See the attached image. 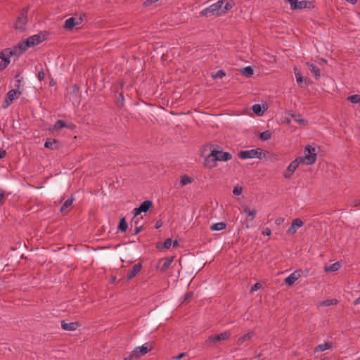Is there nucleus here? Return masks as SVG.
<instances>
[{
    "label": "nucleus",
    "instance_id": "a211bd4d",
    "mask_svg": "<svg viewBox=\"0 0 360 360\" xmlns=\"http://www.w3.org/2000/svg\"><path fill=\"white\" fill-rule=\"evenodd\" d=\"M217 160L211 155V153L205 158L203 165L205 167L212 169L217 167Z\"/></svg>",
    "mask_w": 360,
    "mask_h": 360
},
{
    "label": "nucleus",
    "instance_id": "bf43d9fd",
    "mask_svg": "<svg viewBox=\"0 0 360 360\" xmlns=\"http://www.w3.org/2000/svg\"><path fill=\"white\" fill-rule=\"evenodd\" d=\"M262 234L264 236H271V230L269 228H266L263 231H262Z\"/></svg>",
    "mask_w": 360,
    "mask_h": 360
},
{
    "label": "nucleus",
    "instance_id": "4d7b16f0",
    "mask_svg": "<svg viewBox=\"0 0 360 360\" xmlns=\"http://www.w3.org/2000/svg\"><path fill=\"white\" fill-rule=\"evenodd\" d=\"M8 66V62L5 60V63L0 62V72L5 70Z\"/></svg>",
    "mask_w": 360,
    "mask_h": 360
},
{
    "label": "nucleus",
    "instance_id": "58836bf2",
    "mask_svg": "<svg viewBox=\"0 0 360 360\" xmlns=\"http://www.w3.org/2000/svg\"><path fill=\"white\" fill-rule=\"evenodd\" d=\"M347 100L352 103H360V95L354 94L347 97Z\"/></svg>",
    "mask_w": 360,
    "mask_h": 360
},
{
    "label": "nucleus",
    "instance_id": "8fccbe9b",
    "mask_svg": "<svg viewBox=\"0 0 360 360\" xmlns=\"http://www.w3.org/2000/svg\"><path fill=\"white\" fill-rule=\"evenodd\" d=\"M12 103V101L11 100H8V98L6 96L5 100L2 103V108L4 109H6L8 108V106Z\"/></svg>",
    "mask_w": 360,
    "mask_h": 360
},
{
    "label": "nucleus",
    "instance_id": "72a5a7b5",
    "mask_svg": "<svg viewBox=\"0 0 360 360\" xmlns=\"http://www.w3.org/2000/svg\"><path fill=\"white\" fill-rule=\"evenodd\" d=\"M271 136H272L271 132L269 130H266V131H264L260 133L259 139L262 141H265L270 139L271 138Z\"/></svg>",
    "mask_w": 360,
    "mask_h": 360
},
{
    "label": "nucleus",
    "instance_id": "1a4fd4ad",
    "mask_svg": "<svg viewBox=\"0 0 360 360\" xmlns=\"http://www.w3.org/2000/svg\"><path fill=\"white\" fill-rule=\"evenodd\" d=\"M211 155H212L217 161L227 162L232 159V155L230 153L216 148L211 150Z\"/></svg>",
    "mask_w": 360,
    "mask_h": 360
},
{
    "label": "nucleus",
    "instance_id": "338daca9",
    "mask_svg": "<svg viewBox=\"0 0 360 360\" xmlns=\"http://www.w3.org/2000/svg\"><path fill=\"white\" fill-rule=\"evenodd\" d=\"M283 221H284V219L280 217V218H278V219H276L275 224H277V225H280Z\"/></svg>",
    "mask_w": 360,
    "mask_h": 360
},
{
    "label": "nucleus",
    "instance_id": "cd10ccee",
    "mask_svg": "<svg viewBox=\"0 0 360 360\" xmlns=\"http://www.w3.org/2000/svg\"><path fill=\"white\" fill-rule=\"evenodd\" d=\"M9 52V49H5L0 53V58L1 59L2 63H5V60L8 62V65L10 64V58L11 56H8Z\"/></svg>",
    "mask_w": 360,
    "mask_h": 360
},
{
    "label": "nucleus",
    "instance_id": "a878e982",
    "mask_svg": "<svg viewBox=\"0 0 360 360\" xmlns=\"http://www.w3.org/2000/svg\"><path fill=\"white\" fill-rule=\"evenodd\" d=\"M139 207L143 212H147L153 207V202L151 200H145L141 203Z\"/></svg>",
    "mask_w": 360,
    "mask_h": 360
},
{
    "label": "nucleus",
    "instance_id": "c756f323",
    "mask_svg": "<svg viewBox=\"0 0 360 360\" xmlns=\"http://www.w3.org/2000/svg\"><path fill=\"white\" fill-rule=\"evenodd\" d=\"M226 224L225 222H218L211 225L210 229L212 231H221L225 229Z\"/></svg>",
    "mask_w": 360,
    "mask_h": 360
},
{
    "label": "nucleus",
    "instance_id": "7c9ffc66",
    "mask_svg": "<svg viewBox=\"0 0 360 360\" xmlns=\"http://www.w3.org/2000/svg\"><path fill=\"white\" fill-rule=\"evenodd\" d=\"M241 72L247 77H250L254 74V70L251 66H247L241 70Z\"/></svg>",
    "mask_w": 360,
    "mask_h": 360
},
{
    "label": "nucleus",
    "instance_id": "dca6fc26",
    "mask_svg": "<svg viewBox=\"0 0 360 360\" xmlns=\"http://www.w3.org/2000/svg\"><path fill=\"white\" fill-rule=\"evenodd\" d=\"M255 332L254 330H251L246 334L239 337L236 340V344L238 346H241L244 342L250 340L253 336H255Z\"/></svg>",
    "mask_w": 360,
    "mask_h": 360
},
{
    "label": "nucleus",
    "instance_id": "f8f14e48",
    "mask_svg": "<svg viewBox=\"0 0 360 360\" xmlns=\"http://www.w3.org/2000/svg\"><path fill=\"white\" fill-rule=\"evenodd\" d=\"M153 349L152 346L149 343H146L141 347H136L133 352L136 354V358H139L151 351Z\"/></svg>",
    "mask_w": 360,
    "mask_h": 360
},
{
    "label": "nucleus",
    "instance_id": "603ef678",
    "mask_svg": "<svg viewBox=\"0 0 360 360\" xmlns=\"http://www.w3.org/2000/svg\"><path fill=\"white\" fill-rule=\"evenodd\" d=\"M44 77H45V72H44V70H43V68H42L41 70H39V71L38 72V74H37V78H38V79H39L40 82H41L42 80H44Z\"/></svg>",
    "mask_w": 360,
    "mask_h": 360
},
{
    "label": "nucleus",
    "instance_id": "a19ab883",
    "mask_svg": "<svg viewBox=\"0 0 360 360\" xmlns=\"http://www.w3.org/2000/svg\"><path fill=\"white\" fill-rule=\"evenodd\" d=\"M21 54V53L19 52V51L18 50V49L15 46H13V48L11 49H9V52H8V56H20Z\"/></svg>",
    "mask_w": 360,
    "mask_h": 360
},
{
    "label": "nucleus",
    "instance_id": "f257e3e1",
    "mask_svg": "<svg viewBox=\"0 0 360 360\" xmlns=\"http://www.w3.org/2000/svg\"><path fill=\"white\" fill-rule=\"evenodd\" d=\"M86 18V15L85 13L75 14L65 21L63 27L67 30H72L76 25H81Z\"/></svg>",
    "mask_w": 360,
    "mask_h": 360
},
{
    "label": "nucleus",
    "instance_id": "680f3d73",
    "mask_svg": "<svg viewBox=\"0 0 360 360\" xmlns=\"http://www.w3.org/2000/svg\"><path fill=\"white\" fill-rule=\"evenodd\" d=\"M352 206L353 207H359V206H360V198L354 200L352 201Z\"/></svg>",
    "mask_w": 360,
    "mask_h": 360
},
{
    "label": "nucleus",
    "instance_id": "2eb2a0df",
    "mask_svg": "<svg viewBox=\"0 0 360 360\" xmlns=\"http://www.w3.org/2000/svg\"><path fill=\"white\" fill-rule=\"evenodd\" d=\"M142 269V263L141 262H139L137 263L136 264H135L132 269L129 271L127 275V280H131L132 278H134L141 270Z\"/></svg>",
    "mask_w": 360,
    "mask_h": 360
},
{
    "label": "nucleus",
    "instance_id": "0eeeda50",
    "mask_svg": "<svg viewBox=\"0 0 360 360\" xmlns=\"http://www.w3.org/2000/svg\"><path fill=\"white\" fill-rule=\"evenodd\" d=\"M304 153L305 155L303 157L306 161V165H313L316 160V147L307 145L304 148Z\"/></svg>",
    "mask_w": 360,
    "mask_h": 360
},
{
    "label": "nucleus",
    "instance_id": "412c9836",
    "mask_svg": "<svg viewBox=\"0 0 360 360\" xmlns=\"http://www.w3.org/2000/svg\"><path fill=\"white\" fill-rule=\"evenodd\" d=\"M22 94V91L18 89H11L8 91L6 94V97L8 100H11L12 102L18 98Z\"/></svg>",
    "mask_w": 360,
    "mask_h": 360
},
{
    "label": "nucleus",
    "instance_id": "aec40b11",
    "mask_svg": "<svg viewBox=\"0 0 360 360\" xmlns=\"http://www.w3.org/2000/svg\"><path fill=\"white\" fill-rule=\"evenodd\" d=\"M78 326L79 323L77 322L65 323L64 321L61 322V327L64 330L74 331Z\"/></svg>",
    "mask_w": 360,
    "mask_h": 360
},
{
    "label": "nucleus",
    "instance_id": "c03bdc74",
    "mask_svg": "<svg viewBox=\"0 0 360 360\" xmlns=\"http://www.w3.org/2000/svg\"><path fill=\"white\" fill-rule=\"evenodd\" d=\"M243 193V187L240 186H236L233 188V193L235 195H240Z\"/></svg>",
    "mask_w": 360,
    "mask_h": 360
},
{
    "label": "nucleus",
    "instance_id": "bb28decb",
    "mask_svg": "<svg viewBox=\"0 0 360 360\" xmlns=\"http://www.w3.org/2000/svg\"><path fill=\"white\" fill-rule=\"evenodd\" d=\"M193 181L194 179L193 177L184 174L181 176L180 184L181 186H184L188 184H191Z\"/></svg>",
    "mask_w": 360,
    "mask_h": 360
},
{
    "label": "nucleus",
    "instance_id": "a18cd8bd",
    "mask_svg": "<svg viewBox=\"0 0 360 360\" xmlns=\"http://www.w3.org/2000/svg\"><path fill=\"white\" fill-rule=\"evenodd\" d=\"M79 91V86L77 84H74L72 86L71 94L76 96H77Z\"/></svg>",
    "mask_w": 360,
    "mask_h": 360
},
{
    "label": "nucleus",
    "instance_id": "13d9d810",
    "mask_svg": "<svg viewBox=\"0 0 360 360\" xmlns=\"http://www.w3.org/2000/svg\"><path fill=\"white\" fill-rule=\"evenodd\" d=\"M143 229V226L142 225H140V226H136V227H135L134 229V235H137L140 233V231L142 230Z\"/></svg>",
    "mask_w": 360,
    "mask_h": 360
},
{
    "label": "nucleus",
    "instance_id": "9b49d317",
    "mask_svg": "<svg viewBox=\"0 0 360 360\" xmlns=\"http://www.w3.org/2000/svg\"><path fill=\"white\" fill-rule=\"evenodd\" d=\"M302 269L295 271L293 273L290 274L287 278H285L284 281L285 284L288 286H292L295 283V282L302 276Z\"/></svg>",
    "mask_w": 360,
    "mask_h": 360
},
{
    "label": "nucleus",
    "instance_id": "4468645a",
    "mask_svg": "<svg viewBox=\"0 0 360 360\" xmlns=\"http://www.w3.org/2000/svg\"><path fill=\"white\" fill-rule=\"evenodd\" d=\"M60 146V142L55 139H47L44 143V147L51 150H58Z\"/></svg>",
    "mask_w": 360,
    "mask_h": 360
},
{
    "label": "nucleus",
    "instance_id": "de8ad7c7",
    "mask_svg": "<svg viewBox=\"0 0 360 360\" xmlns=\"http://www.w3.org/2000/svg\"><path fill=\"white\" fill-rule=\"evenodd\" d=\"M293 162L297 163V167H299L300 164H306V161L303 156H300L297 158L295 160H293Z\"/></svg>",
    "mask_w": 360,
    "mask_h": 360
},
{
    "label": "nucleus",
    "instance_id": "20e7f679",
    "mask_svg": "<svg viewBox=\"0 0 360 360\" xmlns=\"http://www.w3.org/2000/svg\"><path fill=\"white\" fill-rule=\"evenodd\" d=\"M262 150L259 148L251 149L249 150H240L238 153V157L242 160L249 158H259L262 159Z\"/></svg>",
    "mask_w": 360,
    "mask_h": 360
},
{
    "label": "nucleus",
    "instance_id": "ea45409f",
    "mask_svg": "<svg viewBox=\"0 0 360 360\" xmlns=\"http://www.w3.org/2000/svg\"><path fill=\"white\" fill-rule=\"evenodd\" d=\"M226 76V72L223 70H219L217 71L214 74L212 75V77L214 79H221Z\"/></svg>",
    "mask_w": 360,
    "mask_h": 360
},
{
    "label": "nucleus",
    "instance_id": "2f4dec72",
    "mask_svg": "<svg viewBox=\"0 0 360 360\" xmlns=\"http://www.w3.org/2000/svg\"><path fill=\"white\" fill-rule=\"evenodd\" d=\"M252 111L257 115H262L264 112V110L262 109L260 104H254L252 107Z\"/></svg>",
    "mask_w": 360,
    "mask_h": 360
},
{
    "label": "nucleus",
    "instance_id": "e433bc0d",
    "mask_svg": "<svg viewBox=\"0 0 360 360\" xmlns=\"http://www.w3.org/2000/svg\"><path fill=\"white\" fill-rule=\"evenodd\" d=\"M15 86L17 88L16 89H18L20 90V88L22 87V82L23 80V78L22 77H20V72H18L15 75Z\"/></svg>",
    "mask_w": 360,
    "mask_h": 360
},
{
    "label": "nucleus",
    "instance_id": "79ce46f5",
    "mask_svg": "<svg viewBox=\"0 0 360 360\" xmlns=\"http://www.w3.org/2000/svg\"><path fill=\"white\" fill-rule=\"evenodd\" d=\"M338 301L336 299H328L324 300L322 303V306H330L333 304H337Z\"/></svg>",
    "mask_w": 360,
    "mask_h": 360
},
{
    "label": "nucleus",
    "instance_id": "e2e57ef3",
    "mask_svg": "<svg viewBox=\"0 0 360 360\" xmlns=\"http://www.w3.org/2000/svg\"><path fill=\"white\" fill-rule=\"evenodd\" d=\"M135 357L136 358V354L134 353V352L132 351L131 354L129 355L128 356L125 357L124 359V360H132V359Z\"/></svg>",
    "mask_w": 360,
    "mask_h": 360
},
{
    "label": "nucleus",
    "instance_id": "37998d69",
    "mask_svg": "<svg viewBox=\"0 0 360 360\" xmlns=\"http://www.w3.org/2000/svg\"><path fill=\"white\" fill-rule=\"evenodd\" d=\"M232 7H233V4H231L230 2H227L224 6L223 4L221 13H226L228 11L231 10L232 8Z\"/></svg>",
    "mask_w": 360,
    "mask_h": 360
},
{
    "label": "nucleus",
    "instance_id": "393cba45",
    "mask_svg": "<svg viewBox=\"0 0 360 360\" xmlns=\"http://www.w3.org/2000/svg\"><path fill=\"white\" fill-rule=\"evenodd\" d=\"M128 229V224L125 217H122L120 219L119 224L117 226V231L121 232H125Z\"/></svg>",
    "mask_w": 360,
    "mask_h": 360
},
{
    "label": "nucleus",
    "instance_id": "864d4df0",
    "mask_svg": "<svg viewBox=\"0 0 360 360\" xmlns=\"http://www.w3.org/2000/svg\"><path fill=\"white\" fill-rule=\"evenodd\" d=\"M186 356H187V353L182 352L175 356H172V360H179Z\"/></svg>",
    "mask_w": 360,
    "mask_h": 360
},
{
    "label": "nucleus",
    "instance_id": "9d476101",
    "mask_svg": "<svg viewBox=\"0 0 360 360\" xmlns=\"http://www.w3.org/2000/svg\"><path fill=\"white\" fill-rule=\"evenodd\" d=\"M293 70L297 83L300 87L307 86L311 83L308 77H304L302 76L301 71L297 67H294Z\"/></svg>",
    "mask_w": 360,
    "mask_h": 360
},
{
    "label": "nucleus",
    "instance_id": "473e14b6",
    "mask_svg": "<svg viewBox=\"0 0 360 360\" xmlns=\"http://www.w3.org/2000/svg\"><path fill=\"white\" fill-rule=\"evenodd\" d=\"M243 212L248 215V216H250V217H252V221L253 220V219L255 218L256 214H257V210L256 209H250L248 205H245L244 207V210Z\"/></svg>",
    "mask_w": 360,
    "mask_h": 360
},
{
    "label": "nucleus",
    "instance_id": "4be33fe9",
    "mask_svg": "<svg viewBox=\"0 0 360 360\" xmlns=\"http://www.w3.org/2000/svg\"><path fill=\"white\" fill-rule=\"evenodd\" d=\"M65 126H66V122H65L62 120H58V121L56 122V123L53 125V127L49 128V131H52V132L58 131L62 129L63 128H64Z\"/></svg>",
    "mask_w": 360,
    "mask_h": 360
},
{
    "label": "nucleus",
    "instance_id": "f3484780",
    "mask_svg": "<svg viewBox=\"0 0 360 360\" xmlns=\"http://www.w3.org/2000/svg\"><path fill=\"white\" fill-rule=\"evenodd\" d=\"M306 65L308 67L309 70L314 75L316 79H319L321 77V70L319 68L310 62H306Z\"/></svg>",
    "mask_w": 360,
    "mask_h": 360
},
{
    "label": "nucleus",
    "instance_id": "423d86ee",
    "mask_svg": "<svg viewBox=\"0 0 360 360\" xmlns=\"http://www.w3.org/2000/svg\"><path fill=\"white\" fill-rule=\"evenodd\" d=\"M231 333L229 330L215 335H210L205 341V345L207 346H210L212 344H215L219 342L227 340L231 338Z\"/></svg>",
    "mask_w": 360,
    "mask_h": 360
},
{
    "label": "nucleus",
    "instance_id": "4c0bfd02",
    "mask_svg": "<svg viewBox=\"0 0 360 360\" xmlns=\"http://www.w3.org/2000/svg\"><path fill=\"white\" fill-rule=\"evenodd\" d=\"M116 105L118 108H121L124 105V97L122 92L119 94L118 98L116 101Z\"/></svg>",
    "mask_w": 360,
    "mask_h": 360
},
{
    "label": "nucleus",
    "instance_id": "09e8293b",
    "mask_svg": "<svg viewBox=\"0 0 360 360\" xmlns=\"http://www.w3.org/2000/svg\"><path fill=\"white\" fill-rule=\"evenodd\" d=\"M262 287V285L260 283H255L252 287H251V289H250V292H254V291H257L259 289H260Z\"/></svg>",
    "mask_w": 360,
    "mask_h": 360
},
{
    "label": "nucleus",
    "instance_id": "6e6552de",
    "mask_svg": "<svg viewBox=\"0 0 360 360\" xmlns=\"http://www.w3.org/2000/svg\"><path fill=\"white\" fill-rule=\"evenodd\" d=\"M48 35V32H41L37 34H34L26 39L27 42L28 43L30 47L36 46L44 41L46 39V37Z\"/></svg>",
    "mask_w": 360,
    "mask_h": 360
},
{
    "label": "nucleus",
    "instance_id": "5fc2aeb1",
    "mask_svg": "<svg viewBox=\"0 0 360 360\" xmlns=\"http://www.w3.org/2000/svg\"><path fill=\"white\" fill-rule=\"evenodd\" d=\"M142 212V210H141L140 207H136L133 210V213H134V218L135 219L138 215H139Z\"/></svg>",
    "mask_w": 360,
    "mask_h": 360
},
{
    "label": "nucleus",
    "instance_id": "7ed1b4c3",
    "mask_svg": "<svg viewBox=\"0 0 360 360\" xmlns=\"http://www.w3.org/2000/svg\"><path fill=\"white\" fill-rule=\"evenodd\" d=\"M285 3H288L290 5V8L292 10H302L304 8L311 9L314 8L313 4L311 1H307L305 0L298 1V0H283Z\"/></svg>",
    "mask_w": 360,
    "mask_h": 360
},
{
    "label": "nucleus",
    "instance_id": "c85d7f7f",
    "mask_svg": "<svg viewBox=\"0 0 360 360\" xmlns=\"http://www.w3.org/2000/svg\"><path fill=\"white\" fill-rule=\"evenodd\" d=\"M174 260V257H169L165 259V262L160 268L161 271H165L167 269H169Z\"/></svg>",
    "mask_w": 360,
    "mask_h": 360
},
{
    "label": "nucleus",
    "instance_id": "f704fd0d",
    "mask_svg": "<svg viewBox=\"0 0 360 360\" xmlns=\"http://www.w3.org/2000/svg\"><path fill=\"white\" fill-rule=\"evenodd\" d=\"M340 267V265L339 264V262H335V263H333L330 265H329L328 266L326 267V271H328V272H333V271H337Z\"/></svg>",
    "mask_w": 360,
    "mask_h": 360
},
{
    "label": "nucleus",
    "instance_id": "774afa93",
    "mask_svg": "<svg viewBox=\"0 0 360 360\" xmlns=\"http://www.w3.org/2000/svg\"><path fill=\"white\" fill-rule=\"evenodd\" d=\"M192 296H193L192 292L186 293V297H185V301L189 300L190 299H191Z\"/></svg>",
    "mask_w": 360,
    "mask_h": 360
},
{
    "label": "nucleus",
    "instance_id": "5701e85b",
    "mask_svg": "<svg viewBox=\"0 0 360 360\" xmlns=\"http://www.w3.org/2000/svg\"><path fill=\"white\" fill-rule=\"evenodd\" d=\"M333 347V343L331 342H326L323 344L319 345L315 349V352H323L326 349H330Z\"/></svg>",
    "mask_w": 360,
    "mask_h": 360
},
{
    "label": "nucleus",
    "instance_id": "6e6d98bb",
    "mask_svg": "<svg viewBox=\"0 0 360 360\" xmlns=\"http://www.w3.org/2000/svg\"><path fill=\"white\" fill-rule=\"evenodd\" d=\"M158 1L159 0H146L143 2V5L145 7H148V6H150L151 4L155 3V2Z\"/></svg>",
    "mask_w": 360,
    "mask_h": 360
},
{
    "label": "nucleus",
    "instance_id": "3c124183",
    "mask_svg": "<svg viewBox=\"0 0 360 360\" xmlns=\"http://www.w3.org/2000/svg\"><path fill=\"white\" fill-rule=\"evenodd\" d=\"M5 193L4 190L0 189V206L3 205L4 203Z\"/></svg>",
    "mask_w": 360,
    "mask_h": 360
},
{
    "label": "nucleus",
    "instance_id": "052dcab7",
    "mask_svg": "<svg viewBox=\"0 0 360 360\" xmlns=\"http://www.w3.org/2000/svg\"><path fill=\"white\" fill-rule=\"evenodd\" d=\"M65 128H68L69 129H75L76 126L75 124L72 123V122H70V123H67L66 122V126L65 127Z\"/></svg>",
    "mask_w": 360,
    "mask_h": 360
},
{
    "label": "nucleus",
    "instance_id": "0e129e2a",
    "mask_svg": "<svg viewBox=\"0 0 360 360\" xmlns=\"http://www.w3.org/2000/svg\"><path fill=\"white\" fill-rule=\"evenodd\" d=\"M162 226V221L161 219H159L158 221H156L155 228L156 229H158L160 228Z\"/></svg>",
    "mask_w": 360,
    "mask_h": 360
},
{
    "label": "nucleus",
    "instance_id": "69168bd1",
    "mask_svg": "<svg viewBox=\"0 0 360 360\" xmlns=\"http://www.w3.org/2000/svg\"><path fill=\"white\" fill-rule=\"evenodd\" d=\"M6 156V151L4 149H0V159H3Z\"/></svg>",
    "mask_w": 360,
    "mask_h": 360
},
{
    "label": "nucleus",
    "instance_id": "39448f33",
    "mask_svg": "<svg viewBox=\"0 0 360 360\" xmlns=\"http://www.w3.org/2000/svg\"><path fill=\"white\" fill-rule=\"evenodd\" d=\"M224 4L223 1H219L215 4L210 5L209 7L203 9L200 12L201 15H207L211 13L213 15H219L221 13L222 5Z\"/></svg>",
    "mask_w": 360,
    "mask_h": 360
},
{
    "label": "nucleus",
    "instance_id": "6ab92c4d",
    "mask_svg": "<svg viewBox=\"0 0 360 360\" xmlns=\"http://www.w3.org/2000/svg\"><path fill=\"white\" fill-rule=\"evenodd\" d=\"M297 168V163L292 161L290 163V165H288V167H287L286 170L284 172L283 176L285 179H290V177L292 176V174L294 173V172L295 171V169Z\"/></svg>",
    "mask_w": 360,
    "mask_h": 360
},
{
    "label": "nucleus",
    "instance_id": "f03ea898",
    "mask_svg": "<svg viewBox=\"0 0 360 360\" xmlns=\"http://www.w3.org/2000/svg\"><path fill=\"white\" fill-rule=\"evenodd\" d=\"M29 11V6H26L20 11L15 22V28L21 31L25 30V25L27 23V12Z\"/></svg>",
    "mask_w": 360,
    "mask_h": 360
},
{
    "label": "nucleus",
    "instance_id": "b1692460",
    "mask_svg": "<svg viewBox=\"0 0 360 360\" xmlns=\"http://www.w3.org/2000/svg\"><path fill=\"white\" fill-rule=\"evenodd\" d=\"M15 47L18 49L20 53L22 54L24 52H25L29 48L30 46L28 43L27 42L26 39L20 41Z\"/></svg>",
    "mask_w": 360,
    "mask_h": 360
},
{
    "label": "nucleus",
    "instance_id": "49530a36",
    "mask_svg": "<svg viewBox=\"0 0 360 360\" xmlns=\"http://www.w3.org/2000/svg\"><path fill=\"white\" fill-rule=\"evenodd\" d=\"M172 244V239L167 238L163 242V246L165 249H169Z\"/></svg>",
    "mask_w": 360,
    "mask_h": 360
},
{
    "label": "nucleus",
    "instance_id": "ddd939ff",
    "mask_svg": "<svg viewBox=\"0 0 360 360\" xmlns=\"http://www.w3.org/2000/svg\"><path fill=\"white\" fill-rule=\"evenodd\" d=\"M302 219L297 218L292 220L291 226L287 230V233L289 235H294L297 230L303 226Z\"/></svg>",
    "mask_w": 360,
    "mask_h": 360
},
{
    "label": "nucleus",
    "instance_id": "c9c22d12",
    "mask_svg": "<svg viewBox=\"0 0 360 360\" xmlns=\"http://www.w3.org/2000/svg\"><path fill=\"white\" fill-rule=\"evenodd\" d=\"M74 200V198L71 196L68 199H67L65 202L63 204V205L60 207V212H63L66 208L69 207L72 205Z\"/></svg>",
    "mask_w": 360,
    "mask_h": 360
}]
</instances>
